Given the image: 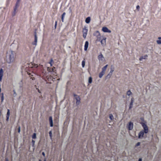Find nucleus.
<instances>
[{
    "label": "nucleus",
    "instance_id": "obj_10",
    "mask_svg": "<svg viewBox=\"0 0 161 161\" xmlns=\"http://www.w3.org/2000/svg\"><path fill=\"white\" fill-rule=\"evenodd\" d=\"M102 31L104 32H108L110 33L111 31L109 30L106 27H104L102 28Z\"/></svg>",
    "mask_w": 161,
    "mask_h": 161
},
{
    "label": "nucleus",
    "instance_id": "obj_12",
    "mask_svg": "<svg viewBox=\"0 0 161 161\" xmlns=\"http://www.w3.org/2000/svg\"><path fill=\"white\" fill-rule=\"evenodd\" d=\"M134 101V98L133 97H132L131 98V102L130 103V106H129V109H130L132 107V105H133V102Z\"/></svg>",
    "mask_w": 161,
    "mask_h": 161
},
{
    "label": "nucleus",
    "instance_id": "obj_27",
    "mask_svg": "<svg viewBox=\"0 0 161 161\" xmlns=\"http://www.w3.org/2000/svg\"><path fill=\"white\" fill-rule=\"evenodd\" d=\"M53 63V59H51L50 60L49 63V64H50V66H52L53 65V64H52Z\"/></svg>",
    "mask_w": 161,
    "mask_h": 161
},
{
    "label": "nucleus",
    "instance_id": "obj_28",
    "mask_svg": "<svg viewBox=\"0 0 161 161\" xmlns=\"http://www.w3.org/2000/svg\"><path fill=\"white\" fill-rule=\"evenodd\" d=\"M131 92L130 91V90H129L127 92V95L129 96L130 95H131Z\"/></svg>",
    "mask_w": 161,
    "mask_h": 161
},
{
    "label": "nucleus",
    "instance_id": "obj_20",
    "mask_svg": "<svg viewBox=\"0 0 161 161\" xmlns=\"http://www.w3.org/2000/svg\"><path fill=\"white\" fill-rule=\"evenodd\" d=\"M90 17L86 18L85 20V22L87 24H89L90 22Z\"/></svg>",
    "mask_w": 161,
    "mask_h": 161
},
{
    "label": "nucleus",
    "instance_id": "obj_6",
    "mask_svg": "<svg viewBox=\"0 0 161 161\" xmlns=\"http://www.w3.org/2000/svg\"><path fill=\"white\" fill-rule=\"evenodd\" d=\"M93 36L96 37L99 41H100V33L98 31H96L93 33Z\"/></svg>",
    "mask_w": 161,
    "mask_h": 161
},
{
    "label": "nucleus",
    "instance_id": "obj_9",
    "mask_svg": "<svg viewBox=\"0 0 161 161\" xmlns=\"http://www.w3.org/2000/svg\"><path fill=\"white\" fill-rule=\"evenodd\" d=\"M36 42H37V37L36 36V33H35V34H34V41L32 42V44L36 46Z\"/></svg>",
    "mask_w": 161,
    "mask_h": 161
},
{
    "label": "nucleus",
    "instance_id": "obj_45",
    "mask_svg": "<svg viewBox=\"0 0 161 161\" xmlns=\"http://www.w3.org/2000/svg\"><path fill=\"white\" fill-rule=\"evenodd\" d=\"M39 161H42V160H41L40 159V160H39Z\"/></svg>",
    "mask_w": 161,
    "mask_h": 161
},
{
    "label": "nucleus",
    "instance_id": "obj_46",
    "mask_svg": "<svg viewBox=\"0 0 161 161\" xmlns=\"http://www.w3.org/2000/svg\"><path fill=\"white\" fill-rule=\"evenodd\" d=\"M141 119L143 120V118H141Z\"/></svg>",
    "mask_w": 161,
    "mask_h": 161
},
{
    "label": "nucleus",
    "instance_id": "obj_37",
    "mask_svg": "<svg viewBox=\"0 0 161 161\" xmlns=\"http://www.w3.org/2000/svg\"><path fill=\"white\" fill-rule=\"evenodd\" d=\"M20 132V127L19 126L18 128V132L19 133Z\"/></svg>",
    "mask_w": 161,
    "mask_h": 161
},
{
    "label": "nucleus",
    "instance_id": "obj_35",
    "mask_svg": "<svg viewBox=\"0 0 161 161\" xmlns=\"http://www.w3.org/2000/svg\"><path fill=\"white\" fill-rule=\"evenodd\" d=\"M140 145V142H138L137 143H136V146L138 147V146H139Z\"/></svg>",
    "mask_w": 161,
    "mask_h": 161
},
{
    "label": "nucleus",
    "instance_id": "obj_18",
    "mask_svg": "<svg viewBox=\"0 0 161 161\" xmlns=\"http://www.w3.org/2000/svg\"><path fill=\"white\" fill-rule=\"evenodd\" d=\"M9 117V110L8 109L7 113L6 115V120L8 121Z\"/></svg>",
    "mask_w": 161,
    "mask_h": 161
},
{
    "label": "nucleus",
    "instance_id": "obj_26",
    "mask_svg": "<svg viewBox=\"0 0 161 161\" xmlns=\"http://www.w3.org/2000/svg\"><path fill=\"white\" fill-rule=\"evenodd\" d=\"M92 77H90L89 78V84H90L92 83Z\"/></svg>",
    "mask_w": 161,
    "mask_h": 161
},
{
    "label": "nucleus",
    "instance_id": "obj_34",
    "mask_svg": "<svg viewBox=\"0 0 161 161\" xmlns=\"http://www.w3.org/2000/svg\"><path fill=\"white\" fill-rule=\"evenodd\" d=\"M3 93H2L1 94V102H3Z\"/></svg>",
    "mask_w": 161,
    "mask_h": 161
},
{
    "label": "nucleus",
    "instance_id": "obj_7",
    "mask_svg": "<svg viewBox=\"0 0 161 161\" xmlns=\"http://www.w3.org/2000/svg\"><path fill=\"white\" fill-rule=\"evenodd\" d=\"M133 123L131 122H129V123L128 125H127V129L129 130H132L133 128Z\"/></svg>",
    "mask_w": 161,
    "mask_h": 161
},
{
    "label": "nucleus",
    "instance_id": "obj_24",
    "mask_svg": "<svg viewBox=\"0 0 161 161\" xmlns=\"http://www.w3.org/2000/svg\"><path fill=\"white\" fill-rule=\"evenodd\" d=\"M31 137L33 139H36V134L35 133H33Z\"/></svg>",
    "mask_w": 161,
    "mask_h": 161
},
{
    "label": "nucleus",
    "instance_id": "obj_40",
    "mask_svg": "<svg viewBox=\"0 0 161 161\" xmlns=\"http://www.w3.org/2000/svg\"><path fill=\"white\" fill-rule=\"evenodd\" d=\"M57 23V22H56H56H55V27H56Z\"/></svg>",
    "mask_w": 161,
    "mask_h": 161
},
{
    "label": "nucleus",
    "instance_id": "obj_30",
    "mask_svg": "<svg viewBox=\"0 0 161 161\" xmlns=\"http://www.w3.org/2000/svg\"><path fill=\"white\" fill-rule=\"evenodd\" d=\"M85 61L84 60H83L82 61V67L84 68L85 66Z\"/></svg>",
    "mask_w": 161,
    "mask_h": 161
},
{
    "label": "nucleus",
    "instance_id": "obj_2",
    "mask_svg": "<svg viewBox=\"0 0 161 161\" xmlns=\"http://www.w3.org/2000/svg\"><path fill=\"white\" fill-rule=\"evenodd\" d=\"M140 124L142 125V127L143 128L144 130L141 131L138 134V138L139 139H141L144 137V133L147 134L148 132V129L145 123L141 122Z\"/></svg>",
    "mask_w": 161,
    "mask_h": 161
},
{
    "label": "nucleus",
    "instance_id": "obj_31",
    "mask_svg": "<svg viewBox=\"0 0 161 161\" xmlns=\"http://www.w3.org/2000/svg\"><path fill=\"white\" fill-rule=\"evenodd\" d=\"M35 142V141L34 140H32L31 143H32V146L33 147L34 146Z\"/></svg>",
    "mask_w": 161,
    "mask_h": 161
},
{
    "label": "nucleus",
    "instance_id": "obj_16",
    "mask_svg": "<svg viewBox=\"0 0 161 161\" xmlns=\"http://www.w3.org/2000/svg\"><path fill=\"white\" fill-rule=\"evenodd\" d=\"M88 46V42L87 41H86L85 42L84 46V50L85 51H86L87 49Z\"/></svg>",
    "mask_w": 161,
    "mask_h": 161
},
{
    "label": "nucleus",
    "instance_id": "obj_39",
    "mask_svg": "<svg viewBox=\"0 0 161 161\" xmlns=\"http://www.w3.org/2000/svg\"><path fill=\"white\" fill-rule=\"evenodd\" d=\"M138 161H142V158H140L138 159Z\"/></svg>",
    "mask_w": 161,
    "mask_h": 161
},
{
    "label": "nucleus",
    "instance_id": "obj_17",
    "mask_svg": "<svg viewBox=\"0 0 161 161\" xmlns=\"http://www.w3.org/2000/svg\"><path fill=\"white\" fill-rule=\"evenodd\" d=\"M147 55L141 56L140 57V58H139V60L141 61L142 59H147Z\"/></svg>",
    "mask_w": 161,
    "mask_h": 161
},
{
    "label": "nucleus",
    "instance_id": "obj_4",
    "mask_svg": "<svg viewBox=\"0 0 161 161\" xmlns=\"http://www.w3.org/2000/svg\"><path fill=\"white\" fill-rule=\"evenodd\" d=\"M83 37L84 38H86V37L87 33V29H86V27H84V28L83 29Z\"/></svg>",
    "mask_w": 161,
    "mask_h": 161
},
{
    "label": "nucleus",
    "instance_id": "obj_44",
    "mask_svg": "<svg viewBox=\"0 0 161 161\" xmlns=\"http://www.w3.org/2000/svg\"><path fill=\"white\" fill-rule=\"evenodd\" d=\"M43 161H46V160L45 158L44 159V160H43Z\"/></svg>",
    "mask_w": 161,
    "mask_h": 161
},
{
    "label": "nucleus",
    "instance_id": "obj_41",
    "mask_svg": "<svg viewBox=\"0 0 161 161\" xmlns=\"http://www.w3.org/2000/svg\"><path fill=\"white\" fill-rule=\"evenodd\" d=\"M158 39L161 40V37H158Z\"/></svg>",
    "mask_w": 161,
    "mask_h": 161
},
{
    "label": "nucleus",
    "instance_id": "obj_13",
    "mask_svg": "<svg viewBox=\"0 0 161 161\" xmlns=\"http://www.w3.org/2000/svg\"><path fill=\"white\" fill-rule=\"evenodd\" d=\"M54 69H55V68L53 67H52V68H50V67L47 68V70L49 72H54Z\"/></svg>",
    "mask_w": 161,
    "mask_h": 161
},
{
    "label": "nucleus",
    "instance_id": "obj_42",
    "mask_svg": "<svg viewBox=\"0 0 161 161\" xmlns=\"http://www.w3.org/2000/svg\"><path fill=\"white\" fill-rule=\"evenodd\" d=\"M5 161H8V159L7 158H6L5 159Z\"/></svg>",
    "mask_w": 161,
    "mask_h": 161
},
{
    "label": "nucleus",
    "instance_id": "obj_1",
    "mask_svg": "<svg viewBox=\"0 0 161 161\" xmlns=\"http://www.w3.org/2000/svg\"><path fill=\"white\" fill-rule=\"evenodd\" d=\"M32 68H34V71L31 73L28 72V74L33 80H35V77L36 76H39L44 80H49L52 79L51 77H48L47 75L45 70L43 69L42 65L38 66L37 64H35L33 67H32Z\"/></svg>",
    "mask_w": 161,
    "mask_h": 161
},
{
    "label": "nucleus",
    "instance_id": "obj_21",
    "mask_svg": "<svg viewBox=\"0 0 161 161\" xmlns=\"http://www.w3.org/2000/svg\"><path fill=\"white\" fill-rule=\"evenodd\" d=\"M65 14L66 13L64 12L62 14V15H61V21H62V22H64V18Z\"/></svg>",
    "mask_w": 161,
    "mask_h": 161
},
{
    "label": "nucleus",
    "instance_id": "obj_19",
    "mask_svg": "<svg viewBox=\"0 0 161 161\" xmlns=\"http://www.w3.org/2000/svg\"><path fill=\"white\" fill-rule=\"evenodd\" d=\"M103 56L102 54H101L99 55H98V58L99 60H102L103 59Z\"/></svg>",
    "mask_w": 161,
    "mask_h": 161
},
{
    "label": "nucleus",
    "instance_id": "obj_22",
    "mask_svg": "<svg viewBox=\"0 0 161 161\" xmlns=\"http://www.w3.org/2000/svg\"><path fill=\"white\" fill-rule=\"evenodd\" d=\"M105 72H101L99 73V77L100 78H102V77L103 75L104 74Z\"/></svg>",
    "mask_w": 161,
    "mask_h": 161
},
{
    "label": "nucleus",
    "instance_id": "obj_5",
    "mask_svg": "<svg viewBox=\"0 0 161 161\" xmlns=\"http://www.w3.org/2000/svg\"><path fill=\"white\" fill-rule=\"evenodd\" d=\"M74 96L75 97V99L76 100V104H77V105H79V103H80V98L79 96L75 95V94H74Z\"/></svg>",
    "mask_w": 161,
    "mask_h": 161
},
{
    "label": "nucleus",
    "instance_id": "obj_43",
    "mask_svg": "<svg viewBox=\"0 0 161 161\" xmlns=\"http://www.w3.org/2000/svg\"><path fill=\"white\" fill-rule=\"evenodd\" d=\"M38 92H39V93H40V92L39 91V90H38Z\"/></svg>",
    "mask_w": 161,
    "mask_h": 161
},
{
    "label": "nucleus",
    "instance_id": "obj_32",
    "mask_svg": "<svg viewBox=\"0 0 161 161\" xmlns=\"http://www.w3.org/2000/svg\"><path fill=\"white\" fill-rule=\"evenodd\" d=\"M49 134L50 138V139H52V134L51 131H50L49 132Z\"/></svg>",
    "mask_w": 161,
    "mask_h": 161
},
{
    "label": "nucleus",
    "instance_id": "obj_14",
    "mask_svg": "<svg viewBox=\"0 0 161 161\" xmlns=\"http://www.w3.org/2000/svg\"><path fill=\"white\" fill-rule=\"evenodd\" d=\"M114 68H111V70H110V73L108 74V75H107V76H106V77H109L111 76L112 75V73H113V72H114Z\"/></svg>",
    "mask_w": 161,
    "mask_h": 161
},
{
    "label": "nucleus",
    "instance_id": "obj_47",
    "mask_svg": "<svg viewBox=\"0 0 161 161\" xmlns=\"http://www.w3.org/2000/svg\"><path fill=\"white\" fill-rule=\"evenodd\" d=\"M0 92H1V89L0 88Z\"/></svg>",
    "mask_w": 161,
    "mask_h": 161
},
{
    "label": "nucleus",
    "instance_id": "obj_25",
    "mask_svg": "<svg viewBox=\"0 0 161 161\" xmlns=\"http://www.w3.org/2000/svg\"><path fill=\"white\" fill-rule=\"evenodd\" d=\"M102 45H103L105 44V39H103L101 41Z\"/></svg>",
    "mask_w": 161,
    "mask_h": 161
},
{
    "label": "nucleus",
    "instance_id": "obj_23",
    "mask_svg": "<svg viewBox=\"0 0 161 161\" xmlns=\"http://www.w3.org/2000/svg\"><path fill=\"white\" fill-rule=\"evenodd\" d=\"M107 66H108V64H106V65H105V66H104L103 68H102V71L101 72H105Z\"/></svg>",
    "mask_w": 161,
    "mask_h": 161
},
{
    "label": "nucleus",
    "instance_id": "obj_3",
    "mask_svg": "<svg viewBox=\"0 0 161 161\" xmlns=\"http://www.w3.org/2000/svg\"><path fill=\"white\" fill-rule=\"evenodd\" d=\"M6 58L7 62L10 64L11 62H14L15 60V55L14 52L12 51H9L7 53Z\"/></svg>",
    "mask_w": 161,
    "mask_h": 161
},
{
    "label": "nucleus",
    "instance_id": "obj_33",
    "mask_svg": "<svg viewBox=\"0 0 161 161\" xmlns=\"http://www.w3.org/2000/svg\"><path fill=\"white\" fill-rule=\"evenodd\" d=\"M157 43L158 44H161V40H157Z\"/></svg>",
    "mask_w": 161,
    "mask_h": 161
},
{
    "label": "nucleus",
    "instance_id": "obj_15",
    "mask_svg": "<svg viewBox=\"0 0 161 161\" xmlns=\"http://www.w3.org/2000/svg\"><path fill=\"white\" fill-rule=\"evenodd\" d=\"M3 71L2 69H0V81L1 80L3 76Z\"/></svg>",
    "mask_w": 161,
    "mask_h": 161
},
{
    "label": "nucleus",
    "instance_id": "obj_38",
    "mask_svg": "<svg viewBox=\"0 0 161 161\" xmlns=\"http://www.w3.org/2000/svg\"><path fill=\"white\" fill-rule=\"evenodd\" d=\"M42 155H43V156H45V153L44 152H42Z\"/></svg>",
    "mask_w": 161,
    "mask_h": 161
},
{
    "label": "nucleus",
    "instance_id": "obj_11",
    "mask_svg": "<svg viewBox=\"0 0 161 161\" xmlns=\"http://www.w3.org/2000/svg\"><path fill=\"white\" fill-rule=\"evenodd\" d=\"M49 121L50 126L51 127H52L53 126V122L52 116H50L49 118Z\"/></svg>",
    "mask_w": 161,
    "mask_h": 161
},
{
    "label": "nucleus",
    "instance_id": "obj_29",
    "mask_svg": "<svg viewBox=\"0 0 161 161\" xmlns=\"http://www.w3.org/2000/svg\"><path fill=\"white\" fill-rule=\"evenodd\" d=\"M109 119L111 120H112L114 119V117L112 114H109Z\"/></svg>",
    "mask_w": 161,
    "mask_h": 161
},
{
    "label": "nucleus",
    "instance_id": "obj_36",
    "mask_svg": "<svg viewBox=\"0 0 161 161\" xmlns=\"http://www.w3.org/2000/svg\"><path fill=\"white\" fill-rule=\"evenodd\" d=\"M136 9H137V10H139V8H140L139 6L137 5V6H136Z\"/></svg>",
    "mask_w": 161,
    "mask_h": 161
},
{
    "label": "nucleus",
    "instance_id": "obj_8",
    "mask_svg": "<svg viewBox=\"0 0 161 161\" xmlns=\"http://www.w3.org/2000/svg\"><path fill=\"white\" fill-rule=\"evenodd\" d=\"M20 1V0H17L16 4H15V7L14 8V12H15L17 9L18 8L19 6V3Z\"/></svg>",
    "mask_w": 161,
    "mask_h": 161
}]
</instances>
